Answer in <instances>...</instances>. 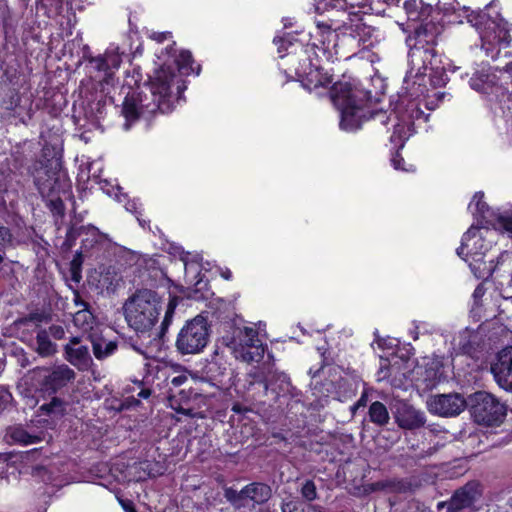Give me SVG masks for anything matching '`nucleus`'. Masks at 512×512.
Instances as JSON below:
<instances>
[{
    "mask_svg": "<svg viewBox=\"0 0 512 512\" xmlns=\"http://www.w3.org/2000/svg\"><path fill=\"white\" fill-rule=\"evenodd\" d=\"M147 86L150 96L142 92H133L125 97L122 114L126 119V129L140 115L153 114L157 111L170 112L185 88L181 77L168 66L155 70L150 76Z\"/></svg>",
    "mask_w": 512,
    "mask_h": 512,
    "instance_id": "nucleus-1",
    "label": "nucleus"
},
{
    "mask_svg": "<svg viewBox=\"0 0 512 512\" xmlns=\"http://www.w3.org/2000/svg\"><path fill=\"white\" fill-rule=\"evenodd\" d=\"M334 105L340 111V126L346 131L358 129L365 119L366 94L349 83H336L331 92Z\"/></svg>",
    "mask_w": 512,
    "mask_h": 512,
    "instance_id": "nucleus-2",
    "label": "nucleus"
},
{
    "mask_svg": "<svg viewBox=\"0 0 512 512\" xmlns=\"http://www.w3.org/2000/svg\"><path fill=\"white\" fill-rule=\"evenodd\" d=\"M125 319L137 332H147L158 322L161 303L156 292L139 290L124 304Z\"/></svg>",
    "mask_w": 512,
    "mask_h": 512,
    "instance_id": "nucleus-3",
    "label": "nucleus"
},
{
    "mask_svg": "<svg viewBox=\"0 0 512 512\" xmlns=\"http://www.w3.org/2000/svg\"><path fill=\"white\" fill-rule=\"evenodd\" d=\"M209 337L210 326L207 319L197 315L180 329L175 345L182 355L198 354L207 346Z\"/></svg>",
    "mask_w": 512,
    "mask_h": 512,
    "instance_id": "nucleus-4",
    "label": "nucleus"
},
{
    "mask_svg": "<svg viewBox=\"0 0 512 512\" xmlns=\"http://www.w3.org/2000/svg\"><path fill=\"white\" fill-rule=\"evenodd\" d=\"M228 346L236 359L246 363L259 362L265 353L258 332L251 327L235 329Z\"/></svg>",
    "mask_w": 512,
    "mask_h": 512,
    "instance_id": "nucleus-5",
    "label": "nucleus"
},
{
    "mask_svg": "<svg viewBox=\"0 0 512 512\" xmlns=\"http://www.w3.org/2000/svg\"><path fill=\"white\" fill-rule=\"evenodd\" d=\"M473 399L472 414L476 422L493 425L502 421L506 414V407L493 395L481 391L475 393Z\"/></svg>",
    "mask_w": 512,
    "mask_h": 512,
    "instance_id": "nucleus-6",
    "label": "nucleus"
},
{
    "mask_svg": "<svg viewBox=\"0 0 512 512\" xmlns=\"http://www.w3.org/2000/svg\"><path fill=\"white\" fill-rule=\"evenodd\" d=\"M482 485L478 481H471L457 489L448 501L439 502L437 509L446 508L447 512H460L471 508L482 496Z\"/></svg>",
    "mask_w": 512,
    "mask_h": 512,
    "instance_id": "nucleus-7",
    "label": "nucleus"
},
{
    "mask_svg": "<svg viewBox=\"0 0 512 512\" xmlns=\"http://www.w3.org/2000/svg\"><path fill=\"white\" fill-rule=\"evenodd\" d=\"M465 407L466 401L458 393L437 394L427 400L429 412L441 417L457 416Z\"/></svg>",
    "mask_w": 512,
    "mask_h": 512,
    "instance_id": "nucleus-8",
    "label": "nucleus"
},
{
    "mask_svg": "<svg viewBox=\"0 0 512 512\" xmlns=\"http://www.w3.org/2000/svg\"><path fill=\"white\" fill-rule=\"evenodd\" d=\"M64 357L74 367L80 371L88 370L92 363V357L89 348L81 344L80 337H72L69 342L64 345Z\"/></svg>",
    "mask_w": 512,
    "mask_h": 512,
    "instance_id": "nucleus-9",
    "label": "nucleus"
},
{
    "mask_svg": "<svg viewBox=\"0 0 512 512\" xmlns=\"http://www.w3.org/2000/svg\"><path fill=\"white\" fill-rule=\"evenodd\" d=\"M42 380L44 390L55 393L64 388L76 378V373L66 364L53 367Z\"/></svg>",
    "mask_w": 512,
    "mask_h": 512,
    "instance_id": "nucleus-10",
    "label": "nucleus"
},
{
    "mask_svg": "<svg viewBox=\"0 0 512 512\" xmlns=\"http://www.w3.org/2000/svg\"><path fill=\"white\" fill-rule=\"evenodd\" d=\"M480 37L482 40V48L486 51V55L493 59L496 58L499 53V51L494 53L495 46H507L510 42V35L508 31L505 28L496 25L494 22H492L491 25L481 33Z\"/></svg>",
    "mask_w": 512,
    "mask_h": 512,
    "instance_id": "nucleus-11",
    "label": "nucleus"
},
{
    "mask_svg": "<svg viewBox=\"0 0 512 512\" xmlns=\"http://www.w3.org/2000/svg\"><path fill=\"white\" fill-rule=\"evenodd\" d=\"M395 418L398 425L405 429L420 428L425 424V415L410 404L399 401L396 404Z\"/></svg>",
    "mask_w": 512,
    "mask_h": 512,
    "instance_id": "nucleus-12",
    "label": "nucleus"
},
{
    "mask_svg": "<svg viewBox=\"0 0 512 512\" xmlns=\"http://www.w3.org/2000/svg\"><path fill=\"white\" fill-rule=\"evenodd\" d=\"M296 74L301 79L303 85L311 90L330 83L331 79L327 73H323L319 67L307 63V59L303 64L296 68Z\"/></svg>",
    "mask_w": 512,
    "mask_h": 512,
    "instance_id": "nucleus-13",
    "label": "nucleus"
},
{
    "mask_svg": "<svg viewBox=\"0 0 512 512\" xmlns=\"http://www.w3.org/2000/svg\"><path fill=\"white\" fill-rule=\"evenodd\" d=\"M491 372L500 387L512 391V357L506 360V355L500 356L499 361L492 365Z\"/></svg>",
    "mask_w": 512,
    "mask_h": 512,
    "instance_id": "nucleus-14",
    "label": "nucleus"
},
{
    "mask_svg": "<svg viewBox=\"0 0 512 512\" xmlns=\"http://www.w3.org/2000/svg\"><path fill=\"white\" fill-rule=\"evenodd\" d=\"M243 494L245 501L251 500L255 503L262 504L270 499L272 490L267 484L254 482L243 488Z\"/></svg>",
    "mask_w": 512,
    "mask_h": 512,
    "instance_id": "nucleus-15",
    "label": "nucleus"
},
{
    "mask_svg": "<svg viewBox=\"0 0 512 512\" xmlns=\"http://www.w3.org/2000/svg\"><path fill=\"white\" fill-rule=\"evenodd\" d=\"M5 439L9 445H30L39 441L38 436L27 433L22 427L9 428Z\"/></svg>",
    "mask_w": 512,
    "mask_h": 512,
    "instance_id": "nucleus-16",
    "label": "nucleus"
},
{
    "mask_svg": "<svg viewBox=\"0 0 512 512\" xmlns=\"http://www.w3.org/2000/svg\"><path fill=\"white\" fill-rule=\"evenodd\" d=\"M424 381L427 387L436 385L444 377L443 363L439 357H433L426 364L424 371Z\"/></svg>",
    "mask_w": 512,
    "mask_h": 512,
    "instance_id": "nucleus-17",
    "label": "nucleus"
},
{
    "mask_svg": "<svg viewBox=\"0 0 512 512\" xmlns=\"http://www.w3.org/2000/svg\"><path fill=\"white\" fill-rule=\"evenodd\" d=\"M479 229L476 227H471L462 237V244L457 249V254L459 256H468V255H478V252L475 250L476 244L480 241Z\"/></svg>",
    "mask_w": 512,
    "mask_h": 512,
    "instance_id": "nucleus-18",
    "label": "nucleus"
},
{
    "mask_svg": "<svg viewBox=\"0 0 512 512\" xmlns=\"http://www.w3.org/2000/svg\"><path fill=\"white\" fill-rule=\"evenodd\" d=\"M95 67L100 71L108 72L110 70L118 69L122 62L121 55L115 51H107L103 56L93 59Z\"/></svg>",
    "mask_w": 512,
    "mask_h": 512,
    "instance_id": "nucleus-19",
    "label": "nucleus"
},
{
    "mask_svg": "<svg viewBox=\"0 0 512 512\" xmlns=\"http://www.w3.org/2000/svg\"><path fill=\"white\" fill-rule=\"evenodd\" d=\"M290 386V380L284 373H274L269 380L264 382L265 390L271 389L277 396L288 392Z\"/></svg>",
    "mask_w": 512,
    "mask_h": 512,
    "instance_id": "nucleus-20",
    "label": "nucleus"
},
{
    "mask_svg": "<svg viewBox=\"0 0 512 512\" xmlns=\"http://www.w3.org/2000/svg\"><path fill=\"white\" fill-rule=\"evenodd\" d=\"M36 351L44 357L51 356L57 352V345L50 340L47 330H40L37 333Z\"/></svg>",
    "mask_w": 512,
    "mask_h": 512,
    "instance_id": "nucleus-21",
    "label": "nucleus"
},
{
    "mask_svg": "<svg viewBox=\"0 0 512 512\" xmlns=\"http://www.w3.org/2000/svg\"><path fill=\"white\" fill-rule=\"evenodd\" d=\"M94 356L98 360H102L112 355L117 350L115 341H108L103 338L91 339Z\"/></svg>",
    "mask_w": 512,
    "mask_h": 512,
    "instance_id": "nucleus-22",
    "label": "nucleus"
},
{
    "mask_svg": "<svg viewBox=\"0 0 512 512\" xmlns=\"http://www.w3.org/2000/svg\"><path fill=\"white\" fill-rule=\"evenodd\" d=\"M368 415L369 420L379 426L387 424L390 419L386 406L379 401H375L370 405Z\"/></svg>",
    "mask_w": 512,
    "mask_h": 512,
    "instance_id": "nucleus-23",
    "label": "nucleus"
},
{
    "mask_svg": "<svg viewBox=\"0 0 512 512\" xmlns=\"http://www.w3.org/2000/svg\"><path fill=\"white\" fill-rule=\"evenodd\" d=\"M73 322L83 332H89L94 327L95 318L88 308L78 309L73 316Z\"/></svg>",
    "mask_w": 512,
    "mask_h": 512,
    "instance_id": "nucleus-24",
    "label": "nucleus"
},
{
    "mask_svg": "<svg viewBox=\"0 0 512 512\" xmlns=\"http://www.w3.org/2000/svg\"><path fill=\"white\" fill-rule=\"evenodd\" d=\"M40 410L52 417H61L65 414L66 403L60 398L54 397L49 403L43 404Z\"/></svg>",
    "mask_w": 512,
    "mask_h": 512,
    "instance_id": "nucleus-25",
    "label": "nucleus"
},
{
    "mask_svg": "<svg viewBox=\"0 0 512 512\" xmlns=\"http://www.w3.org/2000/svg\"><path fill=\"white\" fill-rule=\"evenodd\" d=\"M225 498L234 506L241 507L245 505V496L243 494V489L237 491L233 488H227L224 492Z\"/></svg>",
    "mask_w": 512,
    "mask_h": 512,
    "instance_id": "nucleus-26",
    "label": "nucleus"
},
{
    "mask_svg": "<svg viewBox=\"0 0 512 512\" xmlns=\"http://www.w3.org/2000/svg\"><path fill=\"white\" fill-rule=\"evenodd\" d=\"M193 63L192 55L189 51L180 52L177 58V64L180 70H183L184 73H189L193 71L191 64Z\"/></svg>",
    "mask_w": 512,
    "mask_h": 512,
    "instance_id": "nucleus-27",
    "label": "nucleus"
},
{
    "mask_svg": "<svg viewBox=\"0 0 512 512\" xmlns=\"http://www.w3.org/2000/svg\"><path fill=\"white\" fill-rule=\"evenodd\" d=\"M483 193L478 192L474 195L473 200L469 204V209L473 210L481 215L485 214V211L488 209L485 202H483Z\"/></svg>",
    "mask_w": 512,
    "mask_h": 512,
    "instance_id": "nucleus-28",
    "label": "nucleus"
},
{
    "mask_svg": "<svg viewBox=\"0 0 512 512\" xmlns=\"http://www.w3.org/2000/svg\"><path fill=\"white\" fill-rule=\"evenodd\" d=\"M177 305H178V299L176 297L170 298V300L167 304L165 316H164V319L162 322L163 328L168 327L170 325V323L172 322V318H173V315H174Z\"/></svg>",
    "mask_w": 512,
    "mask_h": 512,
    "instance_id": "nucleus-29",
    "label": "nucleus"
},
{
    "mask_svg": "<svg viewBox=\"0 0 512 512\" xmlns=\"http://www.w3.org/2000/svg\"><path fill=\"white\" fill-rule=\"evenodd\" d=\"M301 494L307 501L315 500L317 498L315 483L311 480H307L301 488Z\"/></svg>",
    "mask_w": 512,
    "mask_h": 512,
    "instance_id": "nucleus-30",
    "label": "nucleus"
},
{
    "mask_svg": "<svg viewBox=\"0 0 512 512\" xmlns=\"http://www.w3.org/2000/svg\"><path fill=\"white\" fill-rule=\"evenodd\" d=\"M403 6L410 19L417 20L419 18L417 0H405Z\"/></svg>",
    "mask_w": 512,
    "mask_h": 512,
    "instance_id": "nucleus-31",
    "label": "nucleus"
},
{
    "mask_svg": "<svg viewBox=\"0 0 512 512\" xmlns=\"http://www.w3.org/2000/svg\"><path fill=\"white\" fill-rule=\"evenodd\" d=\"M485 80H483L482 78L480 77H472L470 79V85L471 87L476 90V91H480V92H486V89H487V85L488 83L490 82L489 81V76H485Z\"/></svg>",
    "mask_w": 512,
    "mask_h": 512,
    "instance_id": "nucleus-32",
    "label": "nucleus"
},
{
    "mask_svg": "<svg viewBox=\"0 0 512 512\" xmlns=\"http://www.w3.org/2000/svg\"><path fill=\"white\" fill-rule=\"evenodd\" d=\"M12 242V234L7 227L0 226V250L8 247Z\"/></svg>",
    "mask_w": 512,
    "mask_h": 512,
    "instance_id": "nucleus-33",
    "label": "nucleus"
},
{
    "mask_svg": "<svg viewBox=\"0 0 512 512\" xmlns=\"http://www.w3.org/2000/svg\"><path fill=\"white\" fill-rule=\"evenodd\" d=\"M47 332L49 334V337L51 336L56 340H61L65 337V329L60 325L50 326Z\"/></svg>",
    "mask_w": 512,
    "mask_h": 512,
    "instance_id": "nucleus-34",
    "label": "nucleus"
},
{
    "mask_svg": "<svg viewBox=\"0 0 512 512\" xmlns=\"http://www.w3.org/2000/svg\"><path fill=\"white\" fill-rule=\"evenodd\" d=\"M388 485H389L388 482L377 481V482H374V483H369V484L364 485V490L367 493H371V492L383 490L386 487H388Z\"/></svg>",
    "mask_w": 512,
    "mask_h": 512,
    "instance_id": "nucleus-35",
    "label": "nucleus"
},
{
    "mask_svg": "<svg viewBox=\"0 0 512 512\" xmlns=\"http://www.w3.org/2000/svg\"><path fill=\"white\" fill-rule=\"evenodd\" d=\"M282 512H303V509L298 501H288L283 503Z\"/></svg>",
    "mask_w": 512,
    "mask_h": 512,
    "instance_id": "nucleus-36",
    "label": "nucleus"
},
{
    "mask_svg": "<svg viewBox=\"0 0 512 512\" xmlns=\"http://www.w3.org/2000/svg\"><path fill=\"white\" fill-rule=\"evenodd\" d=\"M498 224L500 228L512 233V216H500Z\"/></svg>",
    "mask_w": 512,
    "mask_h": 512,
    "instance_id": "nucleus-37",
    "label": "nucleus"
},
{
    "mask_svg": "<svg viewBox=\"0 0 512 512\" xmlns=\"http://www.w3.org/2000/svg\"><path fill=\"white\" fill-rule=\"evenodd\" d=\"M404 131V127L401 126V125H397L394 129V132L391 136V141L394 142L395 144H398L399 143V146L402 147L403 146V143H400L401 141V137H400V134Z\"/></svg>",
    "mask_w": 512,
    "mask_h": 512,
    "instance_id": "nucleus-38",
    "label": "nucleus"
},
{
    "mask_svg": "<svg viewBox=\"0 0 512 512\" xmlns=\"http://www.w3.org/2000/svg\"><path fill=\"white\" fill-rule=\"evenodd\" d=\"M467 18H468V22H470L472 25L478 27L479 24H482V22L485 18V15H480V14L475 15L474 12H472L471 14H469L467 16Z\"/></svg>",
    "mask_w": 512,
    "mask_h": 512,
    "instance_id": "nucleus-39",
    "label": "nucleus"
},
{
    "mask_svg": "<svg viewBox=\"0 0 512 512\" xmlns=\"http://www.w3.org/2000/svg\"><path fill=\"white\" fill-rule=\"evenodd\" d=\"M153 40L161 43L171 37L169 32H153L150 36Z\"/></svg>",
    "mask_w": 512,
    "mask_h": 512,
    "instance_id": "nucleus-40",
    "label": "nucleus"
},
{
    "mask_svg": "<svg viewBox=\"0 0 512 512\" xmlns=\"http://www.w3.org/2000/svg\"><path fill=\"white\" fill-rule=\"evenodd\" d=\"M402 162H404V160H403V158L399 157L398 154L392 159V164L395 169L408 171L409 169H407L401 165Z\"/></svg>",
    "mask_w": 512,
    "mask_h": 512,
    "instance_id": "nucleus-41",
    "label": "nucleus"
},
{
    "mask_svg": "<svg viewBox=\"0 0 512 512\" xmlns=\"http://www.w3.org/2000/svg\"><path fill=\"white\" fill-rule=\"evenodd\" d=\"M74 304L79 309L88 308V304L80 298L78 292H74Z\"/></svg>",
    "mask_w": 512,
    "mask_h": 512,
    "instance_id": "nucleus-42",
    "label": "nucleus"
},
{
    "mask_svg": "<svg viewBox=\"0 0 512 512\" xmlns=\"http://www.w3.org/2000/svg\"><path fill=\"white\" fill-rule=\"evenodd\" d=\"M37 183L39 185V190L42 194L45 193L46 189H48L52 193H54L56 191L55 185H50V184H45V183L41 184L39 179L37 180Z\"/></svg>",
    "mask_w": 512,
    "mask_h": 512,
    "instance_id": "nucleus-43",
    "label": "nucleus"
},
{
    "mask_svg": "<svg viewBox=\"0 0 512 512\" xmlns=\"http://www.w3.org/2000/svg\"><path fill=\"white\" fill-rule=\"evenodd\" d=\"M4 175L0 171V207H2L5 203V200L3 199L2 192L6 190V185L4 184Z\"/></svg>",
    "mask_w": 512,
    "mask_h": 512,
    "instance_id": "nucleus-44",
    "label": "nucleus"
},
{
    "mask_svg": "<svg viewBox=\"0 0 512 512\" xmlns=\"http://www.w3.org/2000/svg\"><path fill=\"white\" fill-rule=\"evenodd\" d=\"M50 204L53 206V208L60 212L63 209V202L60 199V197L52 198L50 200Z\"/></svg>",
    "mask_w": 512,
    "mask_h": 512,
    "instance_id": "nucleus-45",
    "label": "nucleus"
},
{
    "mask_svg": "<svg viewBox=\"0 0 512 512\" xmlns=\"http://www.w3.org/2000/svg\"><path fill=\"white\" fill-rule=\"evenodd\" d=\"M120 503H121L123 509L126 512H137L136 509L134 508L133 503L131 501H129V500H120Z\"/></svg>",
    "mask_w": 512,
    "mask_h": 512,
    "instance_id": "nucleus-46",
    "label": "nucleus"
},
{
    "mask_svg": "<svg viewBox=\"0 0 512 512\" xmlns=\"http://www.w3.org/2000/svg\"><path fill=\"white\" fill-rule=\"evenodd\" d=\"M341 0H320V3H323L324 8H335L340 5Z\"/></svg>",
    "mask_w": 512,
    "mask_h": 512,
    "instance_id": "nucleus-47",
    "label": "nucleus"
},
{
    "mask_svg": "<svg viewBox=\"0 0 512 512\" xmlns=\"http://www.w3.org/2000/svg\"><path fill=\"white\" fill-rule=\"evenodd\" d=\"M367 402V395L363 393L357 403L353 406V409H358L360 407H364Z\"/></svg>",
    "mask_w": 512,
    "mask_h": 512,
    "instance_id": "nucleus-48",
    "label": "nucleus"
},
{
    "mask_svg": "<svg viewBox=\"0 0 512 512\" xmlns=\"http://www.w3.org/2000/svg\"><path fill=\"white\" fill-rule=\"evenodd\" d=\"M151 395V390L150 389H147V388H144L142 389L139 393H138V396L140 398H143V399H147L149 398Z\"/></svg>",
    "mask_w": 512,
    "mask_h": 512,
    "instance_id": "nucleus-49",
    "label": "nucleus"
},
{
    "mask_svg": "<svg viewBox=\"0 0 512 512\" xmlns=\"http://www.w3.org/2000/svg\"><path fill=\"white\" fill-rule=\"evenodd\" d=\"M185 380H186L185 377L177 376V377H174L171 382L174 386H180Z\"/></svg>",
    "mask_w": 512,
    "mask_h": 512,
    "instance_id": "nucleus-50",
    "label": "nucleus"
},
{
    "mask_svg": "<svg viewBox=\"0 0 512 512\" xmlns=\"http://www.w3.org/2000/svg\"><path fill=\"white\" fill-rule=\"evenodd\" d=\"M89 230L92 233V235H99L101 237L107 238V236L105 234L100 233L99 229L96 227H90Z\"/></svg>",
    "mask_w": 512,
    "mask_h": 512,
    "instance_id": "nucleus-51",
    "label": "nucleus"
},
{
    "mask_svg": "<svg viewBox=\"0 0 512 512\" xmlns=\"http://www.w3.org/2000/svg\"><path fill=\"white\" fill-rule=\"evenodd\" d=\"M181 260L183 261L185 271L187 272L188 269L193 267L192 263H188L185 257H182Z\"/></svg>",
    "mask_w": 512,
    "mask_h": 512,
    "instance_id": "nucleus-52",
    "label": "nucleus"
},
{
    "mask_svg": "<svg viewBox=\"0 0 512 512\" xmlns=\"http://www.w3.org/2000/svg\"><path fill=\"white\" fill-rule=\"evenodd\" d=\"M367 29V27L364 25V24H357L355 26V32H358V34L360 33V31H365Z\"/></svg>",
    "mask_w": 512,
    "mask_h": 512,
    "instance_id": "nucleus-53",
    "label": "nucleus"
},
{
    "mask_svg": "<svg viewBox=\"0 0 512 512\" xmlns=\"http://www.w3.org/2000/svg\"><path fill=\"white\" fill-rule=\"evenodd\" d=\"M165 470H166V467L164 465H159L157 463V469L155 470L156 474H163Z\"/></svg>",
    "mask_w": 512,
    "mask_h": 512,
    "instance_id": "nucleus-54",
    "label": "nucleus"
},
{
    "mask_svg": "<svg viewBox=\"0 0 512 512\" xmlns=\"http://www.w3.org/2000/svg\"><path fill=\"white\" fill-rule=\"evenodd\" d=\"M176 411L181 414L192 415L191 410H189V409L179 408V409H176Z\"/></svg>",
    "mask_w": 512,
    "mask_h": 512,
    "instance_id": "nucleus-55",
    "label": "nucleus"
},
{
    "mask_svg": "<svg viewBox=\"0 0 512 512\" xmlns=\"http://www.w3.org/2000/svg\"><path fill=\"white\" fill-rule=\"evenodd\" d=\"M244 409L241 407V405L239 404H235L233 405L232 407V411L236 412V413H241Z\"/></svg>",
    "mask_w": 512,
    "mask_h": 512,
    "instance_id": "nucleus-56",
    "label": "nucleus"
},
{
    "mask_svg": "<svg viewBox=\"0 0 512 512\" xmlns=\"http://www.w3.org/2000/svg\"><path fill=\"white\" fill-rule=\"evenodd\" d=\"M224 278L225 279H230L231 277V272L230 271H227L226 273L223 274Z\"/></svg>",
    "mask_w": 512,
    "mask_h": 512,
    "instance_id": "nucleus-57",
    "label": "nucleus"
},
{
    "mask_svg": "<svg viewBox=\"0 0 512 512\" xmlns=\"http://www.w3.org/2000/svg\"><path fill=\"white\" fill-rule=\"evenodd\" d=\"M74 280L78 281L79 279L77 278L76 276V273H74V276H73Z\"/></svg>",
    "mask_w": 512,
    "mask_h": 512,
    "instance_id": "nucleus-58",
    "label": "nucleus"
},
{
    "mask_svg": "<svg viewBox=\"0 0 512 512\" xmlns=\"http://www.w3.org/2000/svg\"><path fill=\"white\" fill-rule=\"evenodd\" d=\"M2 261H3V256L0 255V264L2 263Z\"/></svg>",
    "mask_w": 512,
    "mask_h": 512,
    "instance_id": "nucleus-59",
    "label": "nucleus"
}]
</instances>
